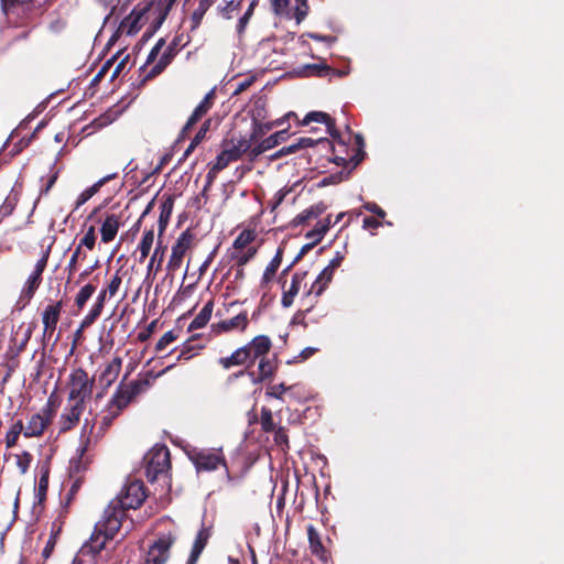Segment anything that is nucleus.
<instances>
[{
  "instance_id": "f257e3e1",
  "label": "nucleus",
  "mask_w": 564,
  "mask_h": 564,
  "mask_svg": "<svg viewBox=\"0 0 564 564\" xmlns=\"http://www.w3.org/2000/svg\"><path fill=\"white\" fill-rule=\"evenodd\" d=\"M147 497V488L143 481L132 480L128 482L120 495L110 501L95 525L98 527V530L101 529L107 532L108 536L112 535L115 538L122 527L126 511L141 507Z\"/></svg>"
},
{
  "instance_id": "f03ea898",
  "label": "nucleus",
  "mask_w": 564,
  "mask_h": 564,
  "mask_svg": "<svg viewBox=\"0 0 564 564\" xmlns=\"http://www.w3.org/2000/svg\"><path fill=\"white\" fill-rule=\"evenodd\" d=\"M145 477L149 482L163 479L164 482L170 480L171 455L166 446L154 447L145 456Z\"/></svg>"
},
{
  "instance_id": "7ed1b4c3",
  "label": "nucleus",
  "mask_w": 564,
  "mask_h": 564,
  "mask_svg": "<svg viewBox=\"0 0 564 564\" xmlns=\"http://www.w3.org/2000/svg\"><path fill=\"white\" fill-rule=\"evenodd\" d=\"M113 539L95 525L89 540L80 547L72 564H100L101 551L106 549L107 542Z\"/></svg>"
},
{
  "instance_id": "20e7f679",
  "label": "nucleus",
  "mask_w": 564,
  "mask_h": 564,
  "mask_svg": "<svg viewBox=\"0 0 564 564\" xmlns=\"http://www.w3.org/2000/svg\"><path fill=\"white\" fill-rule=\"evenodd\" d=\"M68 400L74 403L85 405L90 400L95 386V378H89L87 371L83 368L74 369L67 381Z\"/></svg>"
},
{
  "instance_id": "39448f33",
  "label": "nucleus",
  "mask_w": 564,
  "mask_h": 564,
  "mask_svg": "<svg viewBox=\"0 0 564 564\" xmlns=\"http://www.w3.org/2000/svg\"><path fill=\"white\" fill-rule=\"evenodd\" d=\"M195 238V234L191 228H187L178 236L172 246V252L166 264L169 272L174 273L182 267L183 259L186 252L194 246Z\"/></svg>"
},
{
  "instance_id": "423d86ee",
  "label": "nucleus",
  "mask_w": 564,
  "mask_h": 564,
  "mask_svg": "<svg viewBox=\"0 0 564 564\" xmlns=\"http://www.w3.org/2000/svg\"><path fill=\"white\" fill-rule=\"evenodd\" d=\"M89 442L90 440L89 437H87L85 442H83L82 446L78 448L79 456L70 460L69 477L73 478L74 481L68 491V500L73 499L74 496L78 492L84 481L82 473H84L90 464L89 457L86 456Z\"/></svg>"
},
{
  "instance_id": "0eeeda50",
  "label": "nucleus",
  "mask_w": 564,
  "mask_h": 564,
  "mask_svg": "<svg viewBox=\"0 0 564 564\" xmlns=\"http://www.w3.org/2000/svg\"><path fill=\"white\" fill-rule=\"evenodd\" d=\"M189 459L194 464L196 470L199 471H213L219 466H224L228 471L226 458L221 449L217 451H193L189 454Z\"/></svg>"
},
{
  "instance_id": "6e6552de",
  "label": "nucleus",
  "mask_w": 564,
  "mask_h": 564,
  "mask_svg": "<svg viewBox=\"0 0 564 564\" xmlns=\"http://www.w3.org/2000/svg\"><path fill=\"white\" fill-rule=\"evenodd\" d=\"M183 34L174 36L171 43L167 45L163 54L156 64H154L151 69L144 75L141 80V84L144 85L147 82L152 80L156 76H159L174 59L181 48H183L187 43H182Z\"/></svg>"
},
{
  "instance_id": "1a4fd4ad",
  "label": "nucleus",
  "mask_w": 564,
  "mask_h": 564,
  "mask_svg": "<svg viewBox=\"0 0 564 564\" xmlns=\"http://www.w3.org/2000/svg\"><path fill=\"white\" fill-rule=\"evenodd\" d=\"M176 538L172 532L161 534L150 546L145 564H164L170 557V550Z\"/></svg>"
},
{
  "instance_id": "9d476101",
  "label": "nucleus",
  "mask_w": 564,
  "mask_h": 564,
  "mask_svg": "<svg viewBox=\"0 0 564 564\" xmlns=\"http://www.w3.org/2000/svg\"><path fill=\"white\" fill-rule=\"evenodd\" d=\"M32 0H0L1 11L8 19L13 15H24L18 24H25L37 15V10L33 8Z\"/></svg>"
},
{
  "instance_id": "9b49d317",
  "label": "nucleus",
  "mask_w": 564,
  "mask_h": 564,
  "mask_svg": "<svg viewBox=\"0 0 564 564\" xmlns=\"http://www.w3.org/2000/svg\"><path fill=\"white\" fill-rule=\"evenodd\" d=\"M314 145H322L323 148L333 150V143L327 138L313 139V138H308V137H303V138L297 139L292 144L282 147L281 149L275 151L273 154L270 155V160L275 161V160H279L289 154L296 153L297 151H300L302 149L314 147Z\"/></svg>"
},
{
  "instance_id": "f8f14e48",
  "label": "nucleus",
  "mask_w": 564,
  "mask_h": 564,
  "mask_svg": "<svg viewBox=\"0 0 564 564\" xmlns=\"http://www.w3.org/2000/svg\"><path fill=\"white\" fill-rule=\"evenodd\" d=\"M63 310V302L58 301L52 304H48L42 312V323H43V341H48L59 322L61 314Z\"/></svg>"
},
{
  "instance_id": "ddd939ff",
  "label": "nucleus",
  "mask_w": 564,
  "mask_h": 564,
  "mask_svg": "<svg viewBox=\"0 0 564 564\" xmlns=\"http://www.w3.org/2000/svg\"><path fill=\"white\" fill-rule=\"evenodd\" d=\"M249 326L248 312H240L238 315L220 321L212 325V329L216 335L229 333L232 330L245 332Z\"/></svg>"
},
{
  "instance_id": "4468645a",
  "label": "nucleus",
  "mask_w": 564,
  "mask_h": 564,
  "mask_svg": "<svg viewBox=\"0 0 564 564\" xmlns=\"http://www.w3.org/2000/svg\"><path fill=\"white\" fill-rule=\"evenodd\" d=\"M307 272L306 271H296L291 279V284L289 288H285L286 281L282 282V297H281V305L284 308L291 307L294 303V299L297 296L302 284L304 283L306 279Z\"/></svg>"
},
{
  "instance_id": "2eb2a0df",
  "label": "nucleus",
  "mask_w": 564,
  "mask_h": 564,
  "mask_svg": "<svg viewBox=\"0 0 564 564\" xmlns=\"http://www.w3.org/2000/svg\"><path fill=\"white\" fill-rule=\"evenodd\" d=\"M215 90H209L203 100L196 106L187 122L182 129V134H186L214 106L215 102Z\"/></svg>"
},
{
  "instance_id": "dca6fc26",
  "label": "nucleus",
  "mask_w": 564,
  "mask_h": 564,
  "mask_svg": "<svg viewBox=\"0 0 564 564\" xmlns=\"http://www.w3.org/2000/svg\"><path fill=\"white\" fill-rule=\"evenodd\" d=\"M145 13V9H133L119 24L117 32L111 36L109 43H113L119 33L133 35L141 29V20Z\"/></svg>"
},
{
  "instance_id": "f3484780",
  "label": "nucleus",
  "mask_w": 564,
  "mask_h": 564,
  "mask_svg": "<svg viewBox=\"0 0 564 564\" xmlns=\"http://www.w3.org/2000/svg\"><path fill=\"white\" fill-rule=\"evenodd\" d=\"M45 412L47 413L46 415L35 413L30 417L26 426H24V437L31 438L43 435L52 419V411L47 409Z\"/></svg>"
},
{
  "instance_id": "a211bd4d",
  "label": "nucleus",
  "mask_w": 564,
  "mask_h": 564,
  "mask_svg": "<svg viewBox=\"0 0 564 564\" xmlns=\"http://www.w3.org/2000/svg\"><path fill=\"white\" fill-rule=\"evenodd\" d=\"M258 138L257 131H254L250 138H240L237 141L234 139L225 140L223 143V148L227 151L230 156L235 161L239 160L245 153L249 155V152L252 150V142Z\"/></svg>"
},
{
  "instance_id": "6ab92c4d",
  "label": "nucleus",
  "mask_w": 564,
  "mask_h": 564,
  "mask_svg": "<svg viewBox=\"0 0 564 564\" xmlns=\"http://www.w3.org/2000/svg\"><path fill=\"white\" fill-rule=\"evenodd\" d=\"M217 364L224 369L229 370L235 366H252L254 362L251 359V355L249 349H247L246 345L237 348L230 356L220 357L217 360Z\"/></svg>"
},
{
  "instance_id": "aec40b11",
  "label": "nucleus",
  "mask_w": 564,
  "mask_h": 564,
  "mask_svg": "<svg viewBox=\"0 0 564 564\" xmlns=\"http://www.w3.org/2000/svg\"><path fill=\"white\" fill-rule=\"evenodd\" d=\"M288 138V130L278 131L270 137L262 140L260 143L254 145L252 150L249 152V160L254 161L259 155L264 153L268 150H271L279 145L281 142L285 141Z\"/></svg>"
},
{
  "instance_id": "412c9836",
  "label": "nucleus",
  "mask_w": 564,
  "mask_h": 564,
  "mask_svg": "<svg viewBox=\"0 0 564 564\" xmlns=\"http://www.w3.org/2000/svg\"><path fill=\"white\" fill-rule=\"evenodd\" d=\"M311 122L324 123L333 139H340V133L336 129V122L328 113L323 111H311L306 113V116L302 120V126H307Z\"/></svg>"
},
{
  "instance_id": "4be33fe9",
  "label": "nucleus",
  "mask_w": 564,
  "mask_h": 564,
  "mask_svg": "<svg viewBox=\"0 0 564 564\" xmlns=\"http://www.w3.org/2000/svg\"><path fill=\"white\" fill-rule=\"evenodd\" d=\"M85 405L74 403L59 417V432L66 433L73 430L79 422Z\"/></svg>"
},
{
  "instance_id": "5701e85b",
  "label": "nucleus",
  "mask_w": 564,
  "mask_h": 564,
  "mask_svg": "<svg viewBox=\"0 0 564 564\" xmlns=\"http://www.w3.org/2000/svg\"><path fill=\"white\" fill-rule=\"evenodd\" d=\"M122 367V358L116 356L112 360L106 365L105 369L99 376V383L104 390H107L118 378Z\"/></svg>"
},
{
  "instance_id": "b1692460",
  "label": "nucleus",
  "mask_w": 564,
  "mask_h": 564,
  "mask_svg": "<svg viewBox=\"0 0 564 564\" xmlns=\"http://www.w3.org/2000/svg\"><path fill=\"white\" fill-rule=\"evenodd\" d=\"M253 362L260 357L267 356L272 347V341L267 335H258L246 344Z\"/></svg>"
},
{
  "instance_id": "393cba45",
  "label": "nucleus",
  "mask_w": 564,
  "mask_h": 564,
  "mask_svg": "<svg viewBox=\"0 0 564 564\" xmlns=\"http://www.w3.org/2000/svg\"><path fill=\"white\" fill-rule=\"evenodd\" d=\"M212 535L210 528L202 527L197 532L194 540L191 554L187 558L186 564H196L204 549L206 547L208 540Z\"/></svg>"
},
{
  "instance_id": "a878e982",
  "label": "nucleus",
  "mask_w": 564,
  "mask_h": 564,
  "mask_svg": "<svg viewBox=\"0 0 564 564\" xmlns=\"http://www.w3.org/2000/svg\"><path fill=\"white\" fill-rule=\"evenodd\" d=\"M119 227L120 217L116 214L107 215L100 227L101 241L104 243L112 241L118 234Z\"/></svg>"
},
{
  "instance_id": "bb28decb",
  "label": "nucleus",
  "mask_w": 564,
  "mask_h": 564,
  "mask_svg": "<svg viewBox=\"0 0 564 564\" xmlns=\"http://www.w3.org/2000/svg\"><path fill=\"white\" fill-rule=\"evenodd\" d=\"M306 530L311 553L317 556L318 558L326 561L327 550L323 545L319 533L317 532L313 524H308Z\"/></svg>"
},
{
  "instance_id": "cd10ccee",
  "label": "nucleus",
  "mask_w": 564,
  "mask_h": 564,
  "mask_svg": "<svg viewBox=\"0 0 564 564\" xmlns=\"http://www.w3.org/2000/svg\"><path fill=\"white\" fill-rule=\"evenodd\" d=\"M326 209H327V206L323 202L314 204V205L310 206L308 208L304 209L296 217H294L291 224L294 227L304 225L311 219L318 218L322 214L325 213Z\"/></svg>"
},
{
  "instance_id": "c85d7f7f",
  "label": "nucleus",
  "mask_w": 564,
  "mask_h": 564,
  "mask_svg": "<svg viewBox=\"0 0 564 564\" xmlns=\"http://www.w3.org/2000/svg\"><path fill=\"white\" fill-rule=\"evenodd\" d=\"M117 177V173L109 174L97 181L91 186L87 187L84 192L79 194V196L76 199L75 208H79L82 205H84L87 200H89L95 194L99 192V189L107 184L109 181Z\"/></svg>"
},
{
  "instance_id": "c756f323",
  "label": "nucleus",
  "mask_w": 564,
  "mask_h": 564,
  "mask_svg": "<svg viewBox=\"0 0 564 564\" xmlns=\"http://www.w3.org/2000/svg\"><path fill=\"white\" fill-rule=\"evenodd\" d=\"M132 401L134 400L124 387V383H120L108 404L121 413Z\"/></svg>"
},
{
  "instance_id": "7c9ffc66",
  "label": "nucleus",
  "mask_w": 564,
  "mask_h": 564,
  "mask_svg": "<svg viewBox=\"0 0 564 564\" xmlns=\"http://www.w3.org/2000/svg\"><path fill=\"white\" fill-rule=\"evenodd\" d=\"M259 359V365H258V376L257 378H253L252 381L254 383H259V382H262L267 379H270L274 376L275 371H276V365L274 362L273 359H270L267 356H263V357H260L258 358Z\"/></svg>"
},
{
  "instance_id": "2f4dec72",
  "label": "nucleus",
  "mask_w": 564,
  "mask_h": 564,
  "mask_svg": "<svg viewBox=\"0 0 564 564\" xmlns=\"http://www.w3.org/2000/svg\"><path fill=\"white\" fill-rule=\"evenodd\" d=\"M214 310V300L210 299L195 316L188 326V332L203 328L209 322Z\"/></svg>"
},
{
  "instance_id": "473e14b6",
  "label": "nucleus",
  "mask_w": 564,
  "mask_h": 564,
  "mask_svg": "<svg viewBox=\"0 0 564 564\" xmlns=\"http://www.w3.org/2000/svg\"><path fill=\"white\" fill-rule=\"evenodd\" d=\"M301 73L305 77L315 76L321 78L328 77L335 73L339 74V72L335 70L324 62L318 64H307L303 67Z\"/></svg>"
},
{
  "instance_id": "72a5a7b5",
  "label": "nucleus",
  "mask_w": 564,
  "mask_h": 564,
  "mask_svg": "<svg viewBox=\"0 0 564 564\" xmlns=\"http://www.w3.org/2000/svg\"><path fill=\"white\" fill-rule=\"evenodd\" d=\"M158 376H152V372H149L147 375V378L133 380L124 387L129 391L130 395L133 400H135L140 394L144 393L152 384V380L155 379Z\"/></svg>"
},
{
  "instance_id": "f704fd0d",
  "label": "nucleus",
  "mask_w": 564,
  "mask_h": 564,
  "mask_svg": "<svg viewBox=\"0 0 564 564\" xmlns=\"http://www.w3.org/2000/svg\"><path fill=\"white\" fill-rule=\"evenodd\" d=\"M282 258H283V248L280 247V248H278L276 253L271 259V261L269 262V264L267 265V268L263 272V275L261 278L262 286H265L273 280L276 271L279 270V268L281 265Z\"/></svg>"
},
{
  "instance_id": "c9c22d12",
  "label": "nucleus",
  "mask_w": 564,
  "mask_h": 564,
  "mask_svg": "<svg viewBox=\"0 0 564 564\" xmlns=\"http://www.w3.org/2000/svg\"><path fill=\"white\" fill-rule=\"evenodd\" d=\"M330 226V216H327L323 220L317 221L314 228L306 232L305 238L314 241L315 243H319Z\"/></svg>"
},
{
  "instance_id": "e433bc0d",
  "label": "nucleus",
  "mask_w": 564,
  "mask_h": 564,
  "mask_svg": "<svg viewBox=\"0 0 564 564\" xmlns=\"http://www.w3.org/2000/svg\"><path fill=\"white\" fill-rule=\"evenodd\" d=\"M256 254V247H249L243 250H228V256L235 261V267H245Z\"/></svg>"
},
{
  "instance_id": "4c0bfd02",
  "label": "nucleus",
  "mask_w": 564,
  "mask_h": 564,
  "mask_svg": "<svg viewBox=\"0 0 564 564\" xmlns=\"http://www.w3.org/2000/svg\"><path fill=\"white\" fill-rule=\"evenodd\" d=\"M41 283L42 275L37 274V272H32L22 289L21 297L29 302L34 296Z\"/></svg>"
},
{
  "instance_id": "58836bf2",
  "label": "nucleus",
  "mask_w": 564,
  "mask_h": 564,
  "mask_svg": "<svg viewBox=\"0 0 564 564\" xmlns=\"http://www.w3.org/2000/svg\"><path fill=\"white\" fill-rule=\"evenodd\" d=\"M243 0H224V4L217 7L218 14L226 19L231 20L240 10Z\"/></svg>"
},
{
  "instance_id": "ea45409f",
  "label": "nucleus",
  "mask_w": 564,
  "mask_h": 564,
  "mask_svg": "<svg viewBox=\"0 0 564 564\" xmlns=\"http://www.w3.org/2000/svg\"><path fill=\"white\" fill-rule=\"evenodd\" d=\"M197 7L191 15V31H195L200 25L207 10L213 6L208 0H197Z\"/></svg>"
},
{
  "instance_id": "a19ab883",
  "label": "nucleus",
  "mask_w": 564,
  "mask_h": 564,
  "mask_svg": "<svg viewBox=\"0 0 564 564\" xmlns=\"http://www.w3.org/2000/svg\"><path fill=\"white\" fill-rule=\"evenodd\" d=\"M153 241H154L153 229L144 231L142 239L138 246V250L140 251V262H143L149 257Z\"/></svg>"
},
{
  "instance_id": "79ce46f5",
  "label": "nucleus",
  "mask_w": 564,
  "mask_h": 564,
  "mask_svg": "<svg viewBox=\"0 0 564 564\" xmlns=\"http://www.w3.org/2000/svg\"><path fill=\"white\" fill-rule=\"evenodd\" d=\"M256 239V234L253 230L245 229L242 230L237 238L234 240L232 247L230 250H243L249 248L250 243Z\"/></svg>"
},
{
  "instance_id": "37998d69",
  "label": "nucleus",
  "mask_w": 564,
  "mask_h": 564,
  "mask_svg": "<svg viewBox=\"0 0 564 564\" xmlns=\"http://www.w3.org/2000/svg\"><path fill=\"white\" fill-rule=\"evenodd\" d=\"M24 435V424L22 420H18L13 423L6 435V445L11 448L17 445L20 435Z\"/></svg>"
},
{
  "instance_id": "c03bdc74",
  "label": "nucleus",
  "mask_w": 564,
  "mask_h": 564,
  "mask_svg": "<svg viewBox=\"0 0 564 564\" xmlns=\"http://www.w3.org/2000/svg\"><path fill=\"white\" fill-rule=\"evenodd\" d=\"M173 209V199L167 198L165 202L161 205V214L159 218V236L162 235V232L165 230V227L170 220L171 214Z\"/></svg>"
},
{
  "instance_id": "a18cd8bd",
  "label": "nucleus",
  "mask_w": 564,
  "mask_h": 564,
  "mask_svg": "<svg viewBox=\"0 0 564 564\" xmlns=\"http://www.w3.org/2000/svg\"><path fill=\"white\" fill-rule=\"evenodd\" d=\"M328 284H329L328 282H326L325 280H322L321 275H318L316 278V280L313 282V284L311 285V288L306 292H304V301L311 300L312 296H314L315 299H318L324 293V291L327 289Z\"/></svg>"
},
{
  "instance_id": "49530a36",
  "label": "nucleus",
  "mask_w": 564,
  "mask_h": 564,
  "mask_svg": "<svg viewBox=\"0 0 564 564\" xmlns=\"http://www.w3.org/2000/svg\"><path fill=\"white\" fill-rule=\"evenodd\" d=\"M199 337V335L192 336L188 340H186L183 344V348L177 356L176 360H188L191 359L195 354V349H202L204 345H194L193 341L196 340Z\"/></svg>"
},
{
  "instance_id": "de8ad7c7",
  "label": "nucleus",
  "mask_w": 564,
  "mask_h": 564,
  "mask_svg": "<svg viewBox=\"0 0 564 564\" xmlns=\"http://www.w3.org/2000/svg\"><path fill=\"white\" fill-rule=\"evenodd\" d=\"M259 0H252L249 3V7L247 8L246 12L242 14V17L238 20V23L236 25L237 33L241 35L245 30L247 29V25L252 18L254 10L258 6Z\"/></svg>"
},
{
  "instance_id": "09e8293b",
  "label": "nucleus",
  "mask_w": 564,
  "mask_h": 564,
  "mask_svg": "<svg viewBox=\"0 0 564 564\" xmlns=\"http://www.w3.org/2000/svg\"><path fill=\"white\" fill-rule=\"evenodd\" d=\"M96 240H97L96 228H95V226L91 225L87 228L86 232L80 238V240L77 245V248H79L80 250H83V248H86L88 250H94V248L96 246Z\"/></svg>"
},
{
  "instance_id": "8fccbe9b",
  "label": "nucleus",
  "mask_w": 564,
  "mask_h": 564,
  "mask_svg": "<svg viewBox=\"0 0 564 564\" xmlns=\"http://www.w3.org/2000/svg\"><path fill=\"white\" fill-rule=\"evenodd\" d=\"M18 195L17 194H9L2 205L0 206V223L12 215L13 210L15 209V206L18 204Z\"/></svg>"
},
{
  "instance_id": "3c124183",
  "label": "nucleus",
  "mask_w": 564,
  "mask_h": 564,
  "mask_svg": "<svg viewBox=\"0 0 564 564\" xmlns=\"http://www.w3.org/2000/svg\"><path fill=\"white\" fill-rule=\"evenodd\" d=\"M261 429L265 433H272L275 431V424L273 421L272 411L269 408L262 406L260 414Z\"/></svg>"
},
{
  "instance_id": "603ef678",
  "label": "nucleus",
  "mask_w": 564,
  "mask_h": 564,
  "mask_svg": "<svg viewBox=\"0 0 564 564\" xmlns=\"http://www.w3.org/2000/svg\"><path fill=\"white\" fill-rule=\"evenodd\" d=\"M96 286L91 283H88L84 285L79 292L77 293L75 297V304L78 308H83L87 301L91 297V295L95 293Z\"/></svg>"
},
{
  "instance_id": "864d4df0",
  "label": "nucleus",
  "mask_w": 564,
  "mask_h": 564,
  "mask_svg": "<svg viewBox=\"0 0 564 564\" xmlns=\"http://www.w3.org/2000/svg\"><path fill=\"white\" fill-rule=\"evenodd\" d=\"M121 413L107 404L106 414L101 417L99 430L104 434Z\"/></svg>"
},
{
  "instance_id": "5fc2aeb1",
  "label": "nucleus",
  "mask_w": 564,
  "mask_h": 564,
  "mask_svg": "<svg viewBox=\"0 0 564 564\" xmlns=\"http://www.w3.org/2000/svg\"><path fill=\"white\" fill-rule=\"evenodd\" d=\"M355 145H356V152L354 155L350 156V162H352V167H356L358 164H360L366 155V152L364 150L365 141H364V138L361 134L355 135Z\"/></svg>"
},
{
  "instance_id": "6e6d98bb",
  "label": "nucleus",
  "mask_w": 564,
  "mask_h": 564,
  "mask_svg": "<svg viewBox=\"0 0 564 564\" xmlns=\"http://www.w3.org/2000/svg\"><path fill=\"white\" fill-rule=\"evenodd\" d=\"M165 250H166V247L162 246V242L159 241L156 247H155V249H154L153 254L151 256L149 264H148V271L149 272L153 269L155 262H158L156 267H155V270L156 271L160 270L161 264H162L163 259H164Z\"/></svg>"
},
{
  "instance_id": "4d7b16f0",
  "label": "nucleus",
  "mask_w": 564,
  "mask_h": 564,
  "mask_svg": "<svg viewBox=\"0 0 564 564\" xmlns=\"http://www.w3.org/2000/svg\"><path fill=\"white\" fill-rule=\"evenodd\" d=\"M291 12L296 22L301 23L308 13L307 0H295V7Z\"/></svg>"
},
{
  "instance_id": "13d9d810",
  "label": "nucleus",
  "mask_w": 564,
  "mask_h": 564,
  "mask_svg": "<svg viewBox=\"0 0 564 564\" xmlns=\"http://www.w3.org/2000/svg\"><path fill=\"white\" fill-rule=\"evenodd\" d=\"M273 433L275 444L279 447H281L283 452H286L290 448L286 429L283 426H279L278 429H275V431H273Z\"/></svg>"
},
{
  "instance_id": "bf43d9fd",
  "label": "nucleus",
  "mask_w": 564,
  "mask_h": 564,
  "mask_svg": "<svg viewBox=\"0 0 564 564\" xmlns=\"http://www.w3.org/2000/svg\"><path fill=\"white\" fill-rule=\"evenodd\" d=\"M122 283L121 269L117 270L113 276L108 282L105 290L108 292V296L112 297L117 294Z\"/></svg>"
},
{
  "instance_id": "052dcab7",
  "label": "nucleus",
  "mask_w": 564,
  "mask_h": 564,
  "mask_svg": "<svg viewBox=\"0 0 564 564\" xmlns=\"http://www.w3.org/2000/svg\"><path fill=\"white\" fill-rule=\"evenodd\" d=\"M272 11L276 15H290L292 9L290 8L291 0H270Z\"/></svg>"
},
{
  "instance_id": "680f3d73",
  "label": "nucleus",
  "mask_w": 564,
  "mask_h": 564,
  "mask_svg": "<svg viewBox=\"0 0 564 564\" xmlns=\"http://www.w3.org/2000/svg\"><path fill=\"white\" fill-rule=\"evenodd\" d=\"M33 456L28 451L22 452V454L17 455V467L19 468L21 474H25L30 465L32 463Z\"/></svg>"
},
{
  "instance_id": "e2e57ef3",
  "label": "nucleus",
  "mask_w": 564,
  "mask_h": 564,
  "mask_svg": "<svg viewBox=\"0 0 564 564\" xmlns=\"http://www.w3.org/2000/svg\"><path fill=\"white\" fill-rule=\"evenodd\" d=\"M86 259V253L83 252L79 248L76 247V249L74 250L70 259H69V262L67 264V271H68V274L72 275L76 272L77 270V263L79 260H85Z\"/></svg>"
},
{
  "instance_id": "0e129e2a",
  "label": "nucleus",
  "mask_w": 564,
  "mask_h": 564,
  "mask_svg": "<svg viewBox=\"0 0 564 564\" xmlns=\"http://www.w3.org/2000/svg\"><path fill=\"white\" fill-rule=\"evenodd\" d=\"M350 175V171H340L335 174H330L326 177H324L321 182L322 185H332V184H338L345 180H348Z\"/></svg>"
},
{
  "instance_id": "69168bd1",
  "label": "nucleus",
  "mask_w": 564,
  "mask_h": 564,
  "mask_svg": "<svg viewBox=\"0 0 564 564\" xmlns=\"http://www.w3.org/2000/svg\"><path fill=\"white\" fill-rule=\"evenodd\" d=\"M290 389L284 383L273 384L265 391V395L283 401V394Z\"/></svg>"
},
{
  "instance_id": "338daca9",
  "label": "nucleus",
  "mask_w": 564,
  "mask_h": 564,
  "mask_svg": "<svg viewBox=\"0 0 564 564\" xmlns=\"http://www.w3.org/2000/svg\"><path fill=\"white\" fill-rule=\"evenodd\" d=\"M177 339V335L174 330L166 332L156 343L155 351L160 352L164 350L171 343Z\"/></svg>"
},
{
  "instance_id": "774afa93",
  "label": "nucleus",
  "mask_w": 564,
  "mask_h": 564,
  "mask_svg": "<svg viewBox=\"0 0 564 564\" xmlns=\"http://www.w3.org/2000/svg\"><path fill=\"white\" fill-rule=\"evenodd\" d=\"M235 160L230 154L227 153L225 148H223L221 152L217 155L215 163L213 164L215 166V170L223 171L226 169L229 163L234 162Z\"/></svg>"
}]
</instances>
